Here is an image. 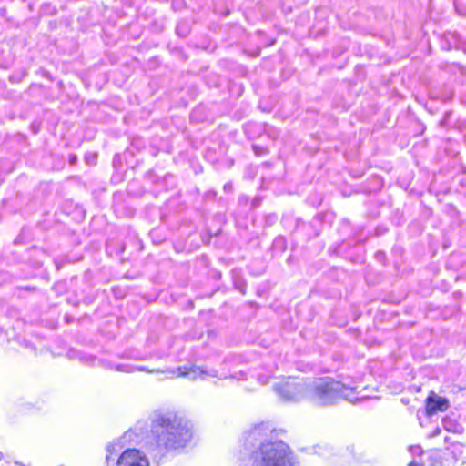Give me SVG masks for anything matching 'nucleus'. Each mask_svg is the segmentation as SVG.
Wrapping results in <instances>:
<instances>
[{
  "mask_svg": "<svg viewBox=\"0 0 466 466\" xmlns=\"http://www.w3.org/2000/svg\"><path fill=\"white\" fill-rule=\"evenodd\" d=\"M345 385L331 377L318 378L308 391L309 401L317 407L332 405L340 397Z\"/></svg>",
  "mask_w": 466,
  "mask_h": 466,
  "instance_id": "7ed1b4c3",
  "label": "nucleus"
},
{
  "mask_svg": "<svg viewBox=\"0 0 466 466\" xmlns=\"http://www.w3.org/2000/svg\"><path fill=\"white\" fill-rule=\"evenodd\" d=\"M407 466H420V465H419L418 463H415V462H410Z\"/></svg>",
  "mask_w": 466,
  "mask_h": 466,
  "instance_id": "6e6552de",
  "label": "nucleus"
},
{
  "mask_svg": "<svg viewBox=\"0 0 466 466\" xmlns=\"http://www.w3.org/2000/svg\"><path fill=\"white\" fill-rule=\"evenodd\" d=\"M194 439L193 424L177 412H158L151 420L149 443L161 455L180 451Z\"/></svg>",
  "mask_w": 466,
  "mask_h": 466,
  "instance_id": "f257e3e1",
  "label": "nucleus"
},
{
  "mask_svg": "<svg viewBox=\"0 0 466 466\" xmlns=\"http://www.w3.org/2000/svg\"><path fill=\"white\" fill-rule=\"evenodd\" d=\"M104 466H151L147 454L137 448H127L119 453L109 450Z\"/></svg>",
  "mask_w": 466,
  "mask_h": 466,
  "instance_id": "20e7f679",
  "label": "nucleus"
},
{
  "mask_svg": "<svg viewBox=\"0 0 466 466\" xmlns=\"http://www.w3.org/2000/svg\"><path fill=\"white\" fill-rule=\"evenodd\" d=\"M301 384L294 378L289 377L275 386L279 398L283 400H290L300 391Z\"/></svg>",
  "mask_w": 466,
  "mask_h": 466,
  "instance_id": "423d86ee",
  "label": "nucleus"
},
{
  "mask_svg": "<svg viewBox=\"0 0 466 466\" xmlns=\"http://www.w3.org/2000/svg\"><path fill=\"white\" fill-rule=\"evenodd\" d=\"M251 457L253 466H293L292 451L281 441L262 442Z\"/></svg>",
  "mask_w": 466,
  "mask_h": 466,
  "instance_id": "f03ea898",
  "label": "nucleus"
},
{
  "mask_svg": "<svg viewBox=\"0 0 466 466\" xmlns=\"http://www.w3.org/2000/svg\"><path fill=\"white\" fill-rule=\"evenodd\" d=\"M178 370H179L180 374H182V375H187L188 373L187 371H182L181 368H178Z\"/></svg>",
  "mask_w": 466,
  "mask_h": 466,
  "instance_id": "0eeeda50",
  "label": "nucleus"
},
{
  "mask_svg": "<svg viewBox=\"0 0 466 466\" xmlns=\"http://www.w3.org/2000/svg\"><path fill=\"white\" fill-rule=\"evenodd\" d=\"M450 408L448 398L438 395L431 390L424 400V412L428 417L433 416L439 412H445Z\"/></svg>",
  "mask_w": 466,
  "mask_h": 466,
  "instance_id": "39448f33",
  "label": "nucleus"
}]
</instances>
